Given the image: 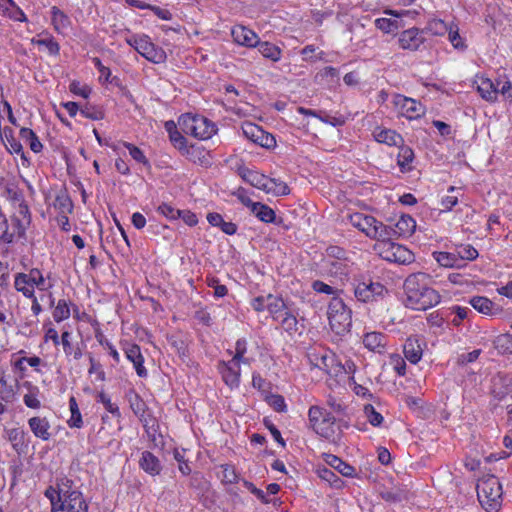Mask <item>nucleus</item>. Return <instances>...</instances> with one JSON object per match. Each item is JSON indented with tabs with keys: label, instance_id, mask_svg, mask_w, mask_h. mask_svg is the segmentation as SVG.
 Returning a JSON list of instances; mask_svg holds the SVG:
<instances>
[{
	"label": "nucleus",
	"instance_id": "nucleus-58",
	"mask_svg": "<svg viewBox=\"0 0 512 512\" xmlns=\"http://www.w3.org/2000/svg\"><path fill=\"white\" fill-rule=\"evenodd\" d=\"M158 212L169 219H178L180 215V210L175 209L174 207L166 203H163L158 207Z\"/></svg>",
	"mask_w": 512,
	"mask_h": 512
},
{
	"label": "nucleus",
	"instance_id": "nucleus-57",
	"mask_svg": "<svg viewBox=\"0 0 512 512\" xmlns=\"http://www.w3.org/2000/svg\"><path fill=\"white\" fill-rule=\"evenodd\" d=\"M90 368L88 373L97 374V379L104 381L105 380V372L102 370V365L97 362L91 355L89 356Z\"/></svg>",
	"mask_w": 512,
	"mask_h": 512
},
{
	"label": "nucleus",
	"instance_id": "nucleus-34",
	"mask_svg": "<svg viewBox=\"0 0 512 512\" xmlns=\"http://www.w3.org/2000/svg\"><path fill=\"white\" fill-rule=\"evenodd\" d=\"M265 192L268 194H273L274 196H283L288 195L290 193V189L285 182L278 179L269 178V183H267Z\"/></svg>",
	"mask_w": 512,
	"mask_h": 512
},
{
	"label": "nucleus",
	"instance_id": "nucleus-49",
	"mask_svg": "<svg viewBox=\"0 0 512 512\" xmlns=\"http://www.w3.org/2000/svg\"><path fill=\"white\" fill-rule=\"evenodd\" d=\"M448 38L454 48L464 50L466 45L459 35L457 25L451 24L448 30Z\"/></svg>",
	"mask_w": 512,
	"mask_h": 512
},
{
	"label": "nucleus",
	"instance_id": "nucleus-59",
	"mask_svg": "<svg viewBox=\"0 0 512 512\" xmlns=\"http://www.w3.org/2000/svg\"><path fill=\"white\" fill-rule=\"evenodd\" d=\"M268 403L277 412H284L286 410V404L281 395H271L268 398Z\"/></svg>",
	"mask_w": 512,
	"mask_h": 512
},
{
	"label": "nucleus",
	"instance_id": "nucleus-13",
	"mask_svg": "<svg viewBox=\"0 0 512 512\" xmlns=\"http://www.w3.org/2000/svg\"><path fill=\"white\" fill-rule=\"evenodd\" d=\"M387 228L391 231V238L393 236L397 237H410L415 229H416V222L415 220L409 216V215H402L395 223L394 227H388Z\"/></svg>",
	"mask_w": 512,
	"mask_h": 512
},
{
	"label": "nucleus",
	"instance_id": "nucleus-61",
	"mask_svg": "<svg viewBox=\"0 0 512 512\" xmlns=\"http://www.w3.org/2000/svg\"><path fill=\"white\" fill-rule=\"evenodd\" d=\"M80 113L86 117V118H89V119H92V120H100L103 118V113L93 107H90L88 105H86L85 107L81 108L80 109Z\"/></svg>",
	"mask_w": 512,
	"mask_h": 512
},
{
	"label": "nucleus",
	"instance_id": "nucleus-24",
	"mask_svg": "<svg viewBox=\"0 0 512 512\" xmlns=\"http://www.w3.org/2000/svg\"><path fill=\"white\" fill-rule=\"evenodd\" d=\"M242 178L245 182L249 183L253 187L263 191H265V188H267V183H269V177L253 170H245L242 174Z\"/></svg>",
	"mask_w": 512,
	"mask_h": 512
},
{
	"label": "nucleus",
	"instance_id": "nucleus-42",
	"mask_svg": "<svg viewBox=\"0 0 512 512\" xmlns=\"http://www.w3.org/2000/svg\"><path fill=\"white\" fill-rule=\"evenodd\" d=\"M24 435V432L17 428L7 430V438L12 443L14 450L17 452L22 450Z\"/></svg>",
	"mask_w": 512,
	"mask_h": 512
},
{
	"label": "nucleus",
	"instance_id": "nucleus-19",
	"mask_svg": "<svg viewBox=\"0 0 512 512\" xmlns=\"http://www.w3.org/2000/svg\"><path fill=\"white\" fill-rule=\"evenodd\" d=\"M139 466L152 476L159 475L162 470L159 459L150 451L142 452L139 459Z\"/></svg>",
	"mask_w": 512,
	"mask_h": 512
},
{
	"label": "nucleus",
	"instance_id": "nucleus-33",
	"mask_svg": "<svg viewBox=\"0 0 512 512\" xmlns=\"http://www.w3.org/2000/svg\"><path fill=\"white\" fill-rule=\"evenodd\" d=\"M435 260L443 267L454 268L461 267L456 253L450 252H434Z\"/></svg>",
	"mask_w": 512,
	"mask_h": 512
},
{
	"label": "nucleus",
	"instance_id": "nucleus-31",
	"mask_svg": "<svg viewBox=\"0 0 512 512\" xmlns=\"http://www.w3.org/2000/svg\"><path fill=\"white\" fill-rule=\"evenodd\" d=\"M469 303L479 313L485 315L493 314L494 304L491 300L483 296H474L470 299Z\"/></svg>",
	"mask_w": 512,
	"mask_h": 512
},
{
	"label": "nucleus",
	"instance_id": "nucleus-43",
	"mask_svg": "<svg viewBox=\"0 0 512 512\" xmlns=\"http://www.w3.org/2000/svg\"><path fill=\"white\" fill-rule=\"evenodd\" d=\"M6 197L12 203L14 207L19 206L20 204L26 203L24 200L23 192L18 189L16 186H7L6 187Z\"/></svg>",
	"mask_w": 512,
	"mask_h": 512
},
{
	"label": "nucleus",
	"instance_id": "nucleus-12",
	"mask_svg": "<svg viewBox=\"0 0 512 512\" xmlns=\"http://www.w3.org/2000/svg\"><path fill=\"white\" fill-rule=\"evenodd\" d=\"M59 509L67 512H87L88 505L80 491H72L64 496L63 501H60Z\"/></svg>",
	"mask_w": 512,
	"mask_h": 512
},
{
	"label": "nucleus",
	"instance_id": "nucleus-1",
	"mask_svg": "<svg viewBox=\"0 0 512 512\" xmlns=\"http://www.w3.org/2000/svg\"><path fill=\"white\" fill-rule=\"evenodd\" d=\"M429 276L425 273L409 275L404 282L405 305L413 310H427L440 302L438 292L428 286Z\"/></svg>",
	"mask_w": 512,
	"mask_h": 512
},
{
	"label": "nucleus",
	"instance_id": "nucleus-8",
	"mask_svg": "<svg viewBox=\"0 0 512 512\" xmlns=\"http://www.w3.org/2000/svg\"><path fill=\"white\" fill-rule=\"evenodd\" d=\"M354 295L361 302H370L377 297H383L387 289L380 282H374L371 279H356Z\"/></svg>",
	"mask_w": 512,
	"mask_h": 512
},
{
	"label": "nucleus",
	"instance_id": "nucleus-23",
	"mask_svg": "<svg viewBox=\"0 0 512 512\" xmlns=\"http://www.w3.org/2000/svg\"><path fill=\"white\" fill-rule=\"evenodd\" d=\"M477 90L483 99L490 102L497 100L496 83L490 79L480 78L477 82Z\"/></svg>",
	"mask_w": 512,
	"mask_h": 512
},
{
	"label": "nucleus",
	"instance_id": "nucleus-16",
	"mask_svg": "<svg viewBox=\"0 0 512 512\" xmlns=\"http://www.w3.org/2000/svg\"><path fill=\"white\" fill-rule=\"evenodd\" d=\"M373 136L377 142L389 146H401L404 143L402 136L391 129L377 127L373 131Z\"/></svg>",
	"mask_w": 512,
	"mask_h": 512
},
{
	"label": "nucleus",
	"instance_id": "nucleus-17",
	"mask_svg": "<svg viewBox=\"0 0 512 512\" xmlns=\"http://www.w3.org/2000/svg\"><path fill=\"white\" fill-rule=\"evenodd\" d=\"M234 41L240 45L254 47L258 44V36L244 26H237L231 31Z\"/></svg>",
	"mask_w": 512,
	"mask_h": 512
},
{
	"label": "nucleus",
	"instance_id": "nucleus-53",
	"mask_svg": "<svg viewBox=\"0 0 512 512\" xmlns=\"http://www.w3.org/2000/svg\"><path fill=\"white\" fill-rule=\"evenodd\" d=\"M222 482L225 484H234L238 482V475L235 468L231 465H222Z\"/></svg>",
	"mask_w": 512,
	"mask_h": 512
},
{
	"label": "nucleus",
	"instance_id": "nucleus-50",
	"mask_svg": "<svg viewBox=\"0 0 512 512\" xmlns=\"http://www.w3.org/2000/svg\"><path fill=\"white\" fill-rule=\"evenodd\" d=\"M375 26L382 30L385 33L394 32L399 28V24L397 20H392L389 18H378L375 20Z\"/></svg>",
	"mask_w": 512,
	"mask_h": 512
},
{
	"label": "nucleus",
	"instance_id": "nucleus-52",
	"mask_svg": "<svg viewBox=\"0 0 512 512\" xmlns=\"http://www.w3.org/2000/svg\"><path fill=\"white\" fill-rule=\"evenodd\" d=\"M364 413L369 423L373 426H379L383 422V416L371 404L364 406Z\"/></svg>",
	"mask_w": 512,
	"mask_h": 512
},
{
	"label": "nucleus",
	"instance_id": "nucleus-26",
	"mask_svg": "<svg viewBox=\"0 0 512 512\" xmlns=\"http://www.w3.org/2000/svg\"><path fill=\"white\" fill-rule=\"evenodd\" d=\"M378 242L374 245V250L378 253V255L389 262H392V258L394 255V242L391 241V238H380L377 239Z\"/></svg>",
	"mask_w": 512,
	"mask_h": 512
},
{
	"label": "nucleus",
	"instance_id": "nucleus-6",
	"mask_svg": "<svg viewBox=\"0 0 512 512\" xmlns=\"http://www.w3.org/2000/svg\"><path fill=\"white\" fill-rule=\"evenodd\" d=\"M309 422L312 429L321 437L325 439H332L335 430V418L323 408L319 406H312L309 409Z\"/></svg>",
	"mask_w": 512,
	"mask_h": 512
},
{
	"label": "nucleus",
	"instance_id": "nucleus-3",
	"mask_svg": "<svg viewBox=\"0 0 512 512\" xmlns=\"http://www.w3.org/2000/svg\"><path fill=\"white\" fill-rule=\"evenodd\" d=\"M178 124L181 130L188 135L198 139H209L216 132V126L207 118L187 113L182 115Z\"/></svg>",
	"mask_w": 512,
	"mask_h": 512
},
{
	"label": "nucleus",
	"instance_id": "nucleus-22",
	"mask_svg": "<svg viewBox=\"0 0 512 512\" xmlns=\"http://www.w3.org/2000/svg\"><path fill=\"white\" fill-rule=\"evenodd\" d=\"M363 344L367 349L381 353L386 345V337L379 332H370L364 335Z\"/></svg>",
	"mask_w": 512,
	"mask_h": 512
},
{
	"label": "nucleus",
	"instance_id": "nucleus-7",
	"mask_svg": "<svg viewBox=\"0 0 512 512\" xmlns=\"http://www.w3.org/2000/svg\"><path fill=\"white\" fill-rule=\"evenodd\" d=\"M128 44L135 50L153 63H162L166 59L163 49L156 47L147 36L131 37L127 40Z\"/></svg>",
	"mask_w": 512,
	"mask_h": 512
},
{
	"label": "nucleus",
	"instance_id": "nucleus-56",
	"mask_svg": "<svg viewBox=\"0 0 512 512\" xmlns=\"http://www.w3.org/2000/svg\"><path fill=\"white\" fill-rule=\"evenodd\" d=\"M496 91L497 95L501 94L507 99H512V84L510 81H497Z\"/></svg>",
	"mask_w": 512,
	"mask_h": 512
},
{
	"label": "nucleus",
	"instance_id": "nucleus-38",
	"mask_svg": "<svg viewBox=\"0 0 512 512\" xmlns=\"http://www.w3.org/2000/svg\"><path fill=\"white\" fill-rule=\"evenodd\" d=\"M52 23L57 31H62L69 25L68 17L56 6L51 8Z\"/></svg>",
	"mask_w": 512,
	"mask_h": 512
},
{
	"label": "nucleus",
	"instance_id": "nucleus-60",
	"mask_svg": "<svg viewBox=\"0 0 512 512\" xmlns=\"http://www.w3.org/2000/svg\"><path fill=\"white\" fill-rule=\"evenodd\" d=\"M38 45H43L47 48L50 54L57 55L59 53L60 47L59 44L54 41L52 38L47 39H39L35 41Z\"/></svg>",
	"mask_w": 512,
	"mask_h": 512
},
{
	"label": "nucleus",
	"instance_id": "nucleus-15",
	"mask_svg": "<svg viewBox=\"0 0 512 512\" xmlns=\"http://www.w3.org/2000/svg\"><path fill=\"white\" fill-rule=\"evenodd\" d=\"M403 352L408 361L418 363L423 354L422 341L417 337H409L404 344Z\"/></svg>",
	"mask_w": 512,
	"mask_h": 512
},
{
	"label": "nucleus",
	"instance_id": "nucleus-47",
	"mask_svg": "<svg viewBox=\"0 0 512 512\" xmlns=\"http://www.w3.org/2000/svg\"><path fill=\"white\" fill-rule=\"evenodd\" d=\"M68 490H65L63 487L60 488H53L49 487L45 491V496L50 500L51 505L60 503V501H63L64 496L68 493Z\"/></svg>",
	"mask_w": 512,
	"mask_h": 512
},
{
	"label": "nucleus",
	"instance_id": "nucleus-10",
	"mask_svg": "<svg viewBox=\"0 0 512 512\" xmlns=\"http://www.w3.org/2000/svg\"><path fill=\"white\" fill-rule=\"evenodd\" d=\"M14 208L16 211L11 217L12 230L13 233H15V236L20 238L25 235V232L31 223V214L26 203L20 204Z\"/></svg>",
	"mask_w": 512,
	"mask_h": 512
},
{
	"label": "nucleus",
	"instance_id": "nucleus-18",
	"mask_svg": "<svg viewBox=\"0 0 512 512\" xmlns=\"http://www.w3.org/2000/svg\"><path fill=\"white\" fill-rule=\"evenodd\" d=\"M126 357L134 365L136 373L139 377L144 378L147 376V370L144 367V357L141 353L140 347L136 344L129 346L125 349Z\"/></svg>",
	"mask_w": 512,
	"mask_h": 512
},
{
	"label": "nucleus",
	"instance_id": "nucleus-29",
	"mask_svg": "<svg viewBox=\"0 0 512 512\" xmlns=\"http://www.w3.org/2000/svg\"><path fill=\"white\" fill-rule=\"evenodd\" d=\"M61 344L66 356H73L74 359L78 360L82 357V350L78 345L71 343V333L64 331L61 335Z\"/></svg>",
	"mask_w": 512,
	"mask_h": 512
},
{
	"label": "nucleus",
	"instance_id": "nucleus-51",
	"mask_svg": "<svg viewBox=\"0 0 512 512\" xmlns=\"http://www.w3.org/2000/svg\"><path fill=\"white\" fill-rule=\"evenodd\" d=\"M449 28L450 25H447L440 19H433L427 25V29L434 35H444L448 32Z\"/></svg>",
	"mask_w": 512,
	"mask_h": 512
},
{
	"label": "nucleus",
	"instance_id": "nucleus-30",
	"mask_svg": "<svg viewBox=\"0 0 512 512\" xmlns=\"http://www.w3.org/2000/svg\"><path fill=\"white\" fill-rule=\"evenodd\" d=\"M327 463L341 473L343 476H353L355 473V468L345 462H343L340 458L335 455H327L326 459Z\"/></svg>",
	"mask_w": 512,
	"mask_h": 512
},
{
	"label": "nucleus",
	"instance_id": "nucleus-5",
	"mask_svg": "<svg viewBox=\"0 0 512 512\" xmlns=\"http://www.w3.org/2000/svg\"><path fill=\"white\" fill-rule=\"evenodd\" d=\"M350 223L371 239L391 238V231L374 217L362 213L349 216Z\"/></svg>",
	"mask_w": 512,
	"mask_h": 512
},
{
	"label": "nucleus",
	"instance_id": "nucleus-46",
	"mask_svg": "<svg viewBox=\"0 0 512 512\" xmlns=\"http://www.w3.org/2000/svg\"><path fill=\"white\" fill-rule=\"evenodd\" d=\"M171 143L175 148H177L182 154H188L192 146L189 148L187 146L186 138L179 132H173L172 135L169 136Z\"/></svg>",
	"mask_w": 512,
	"mask_h": 512
},
{
	"label": "nucleus",
	"instance_id": "nucleus-45",
	"mask_svg": "<svg viewBox=\"0 0 512 512\" xmlns=\"http://www.w3.org/2000/svg\"><path fill=\"white\" fill-rule=\"evenodd\" d=\"M242 130L244 135L254 143L258 141V139L263 135L264 132V130L261 127L253 123H245L242 127Z\"/></svg>",
	"mask_w": 512,
	"mask_h": 512
},
{
	"label": "nucleus",
	"instance_id": "nucleus-28",
	"mask_svg": "<svg viewBox=\"0 0 512 512\" xmlns=\"http://www.w3.org/2000/svg\"><path fill=\"white\" fill-rule=\"evenodd\" d=\"M398 147L400 150L397 156V163L401 171H410L412 169L411 163L414 159V152L410 147L403 144Z\"/></svg>",
	"mask_w": 512,
	"mask_h": 512
},
{
	"label": "nucleus",
	"instance_id": "nucleus-64",
	"mask_svg": "<svg viewBox=\"0 0 512 512\" xmlns=\"http://www.w3.org/2000/svg\"><path fill=\"white\" fill-rule=\"evenodd\" d=\"M126 147L128 148L129 154L134 160H136L139 163H147L145 155L138 147L132 144H126Z\"/></svg>",
	"mask_w": 512,
	"mask_h": 512
},
{
	"label": "nucleus",
	"instance_id": "nucleus-2",
	"mask_svg": "<svg viewBox=\"0 0 512 512\" xmlns=\"http://www.w3.org/2000/svg\"><path fill=\"white\" fill-rule=\"evenodd\" d=\"M477 497L487 512H497L502 504V486L494 475L481 478L476 486Z\"/></svg>",
	"mask_w": 512,
	"mask_h": 512
},
{
	"label": "nucleus",
	"instance_id": "nucleus-40",
	"mask_svg": "<svg viewBox=\"0 0 512 512\" xmlns=\"http://www.w3.org/2000/svg\"><path fill=\"white\" fill-rule=\"evenodd\" d=\"M14 286L17 291L22 292L26 297H34V286L26 280L25 277L17 274L14 281Z\"/></svg>",
	"mask_w": 512,
	"mask_h": 512
},
{
	"label": "nucleus",
	"instance_id": "nucleus-44",
	"mask_svg": "<svg viewBox=\"0 0 512 512\" xmlns=\"http://www.w3.org/2000/svg\"><path fill=\"white\" fill-rule=\"evenodd\" d=\"M70 316V309L66 300H59L54 311L53 318L56 322H61L68 319Z\"/></svg>",
	"mask_w": 512,
	"mask_h": 512
},
{
	"label": "nucleus",
	"instance_id": "nucleus-63",
	"mask_svg": "<svg viewBox=\"0 0 512 512\" xmlns=\"http://www.w3.org/2000/svg\"><path fill=\"white\" fill-rule=\"evenodd\" d=\"M264 424L266 428L270 431L275 441H277L282 446H285V441L281 436L280 431L276 428V426L268 419H264Z\"/></svg>",
	"mask_w": 512,
	"mask_h": 512
},
{
	"label": "nucleus",
	"instance_id": "nucleus-9",
	"mask_svg": "<svg viewBox=\"0 0 512 512\" xmlns=\"http://www.w3.org/2000/svg\"><path fill=\"white\" fill-rule=\"evenodd\" d=\"M393 104L397 108L399 114L408 119L418 118L424 113L423 107L419 102L400 94L394 96Z\"/></svg>",
	"mask_w": 512,
	"mask_h": 512
},
{
	"label": "nucleus",
	"instance_id": "nucleus-25",
	"mask_svg": "<svg viewBox=\"0 0 512 512\" xmlns=\"http://www.w3.org/2000/svg\"><path fill=\"white\" fill-rule=\"evenodd\" d=\"M266 308L272 315L273 319L277 321H279L284 312L287 311L284 301L281 298L275 297L271 294L267 296Z\"/></svg>",
	"mask_w": 512,
	"mask_h": 512
},
{
	"label": "nucleus",
	"instance_id": "nucleus-32",
	"mask_svg": "<svg viewBox=\"0 0 512 512\" xmlns=\"http://www.w3.org/2000/svg\"><path fill=\"white\" fill-rule=\"evenodd\" d=\"M392 249H394L392 262L399 264H409L414 261V254L406 247L395 243Z\"/></svg>",
	"mask_w": 512,
	"mask_h": 512
},
{
	"label": "nucleus",
	"instance_id": "nucleus-21",
	"mask_svg": "<svg viewBox=\"0 0 512 512\" xmlns=\"http://www.w3.org/2000/svg\"><path fill=\"white\" fill-rule=\"evenodd\" d=\"M0 12L15 21H27L24 12L12 0H0Z\"/></svg>",
	"mask_w": 512,
	"mask_h": 512
},
{
	"label": "nucleus",
	"instance_id": "nucleus-55",
	"mask_svg": "<svg viewBox=\"0 0 512 512\" xmlns=\"http://www.w3.org/2000/svg\"><path fill=\"white\" fill-rule=\"evenodd\" d=\"M98 399L105 406L107 411H109L111 414L117 415V416L120 415V411H119L118 406L115 403L111 402V399L109 398L108 395H106L105 393L101 392L98 395Z\"/></svg>",
	"mask_w": 512,
	"mask_h": 512
},
{
	"label": "nucleus",
	"instance_id": "nucleus-27",
	"mask_svg": "<svg viewBox=\"0 0 512 512\" xmlns=\"http://www.w3.org/2000/svg\"><path fill=\"white\" fill-rule=\"evenodd\" d=\"M251 212L262 222L272 223L276 221L274 210L266 204L257 202L256 205H253Z\"/></svg>",
	"mask_w": 512,
	"mask_h": 512
},
{
	"label": "nucleus",
	"instance_id": "nucleus-35",
	"mask_svg": "<svg viewBox=\"0 0 512 512\" xmlns=\"http://www.w3.org/2000/svg\"><path fill=\"white\" fill-rule=\"evenodd\" d=\"M20 136L24 141H26L29 144L30 149L33 152L39 153L42 150L43 146L33 130L29 128H21Z\"/></svg>",
	"mask_w": 512,
	"mask_h": 512
},
{
	"label": "nucleus",
	"instance_id": "nucleus-36",
	"mask_svg": "<svg viewBox=\"0 0 512 512\" xmlns=\"http://www.w3.org/2000/svg\"><path fill=\"white\" fill-rule=\"evenodd\" d=\"M69 408L71 412V417L68 420V425L70 427L80 428L83 425L82 416L74 396H71L69 399Z\"/></svg>",
	"mask_w": 512,
	"mask_h": 512
},
{
	"label": "nucleus",
	"instance_id": "nucleus-4",
	"mask_svg": "<svg viewBox=\"0 0 512 512\" xmlns=\"http://www.w3.org/2000/svg\"><path fill=\"white\" fill-rule=\"evenodd\" d=\"M327 314L330 327L336 334L341 335L349 331L352 323L351 310L341 298H332Z\"/></svg>",
	"mask_w": 512,
	"mask_h": 512
},
{
	"label": "nucleus",
	"instance_id": "nucleus-39",
	"mask_svg": "<svg viewBox=\"0 0 512 512\" xmlns=\"http://www.w3.org/2000/svg\"><path fill=\"white\" fill-rule=\"evenodd\" d=\"M456 255L458 256L459 263L463 260H475L478 257V251L470 244L467 245H459L456 248Z\"/></svg>",
	"mask_w": 512,
	"mask_h": 512
},
{
	"label": "nucleus",
	"instance_id": "nucleus-41",
	"mask_svg": "<svg viewBox=\"0 0 512 512\" xmlns=\"http://www.w3.org/2000/svg\"><path fill=\"white\" fill-rule=\"evenodd\" d=\"M318 476L330 483L335 488H340L342 485V480L334 473L333 470L323 467L317 470Z\"/></svg>",
	"mask_w": 512,
	"mask_h": 512
},
{
	"label": "nucleus",
	"instance_id": "nucleus-48",
	"mask_svg": "<svg viewBox=\"0 0 512 512\" xmlns=\"http://www.w3.org/2000/svg\"><path fill=\"white\" fill-rule=\"evenodd\" d=\"M283 329L289 333L297 331L298 321L296 317L288 311H285L283 316L279 319Z\"/></svg>",
	"mask_w": 512,
	"mask_h": 512
},
{
	"label": "nucleus",
	"instance_id": "nucleus-14",
	"mask_svg": "<svg viewBox=\"0 0 512 512\" xmlns=\"http://www.w3.org/2000/svg\"><path fill=\"white\" fill-rule=\"evenodd\" d=\"M222 378L224 382L231 388L237 387L240 380V362L231 359L227 363H223L221 368Z\"/></svg>",
	"mask_w": 512,
	"mask_h": 512
},
{
	"label": "nucleus",
	"instance_id": "nucleus-54",
	"mask_svg": "<svg viewBox=\"0 0 512 512\" xmlns=\"http://www.w3.org/2000/svg\"><path fill=\"white\" fill-rule=\"evenodd\" d=\"M246 340L239 339L235 345V355L233 356V360H237L239 362L248 363V360L244 358V354L246 353Z\"/></svg>",
	"mask_w": 512,
	"mask_h": 512
},
{
	"label": "nucleus",
	"instance_id": "nucleus-20",
	"mask_svg": "<svg viewBox=\"0 0 512 512\" xmlns=\"http://www.w3.org/2000/svg\"><path fill=\"white\" fill-rule=\"evenodd\" d=\"M28 424L31 431L36 437L42 440H48L50 438V424L46 418L32 417L29 419Z\"/></svg>",
	"mask_w": 512,
	"mask_h": 512
},
{
	"label": "nucleus",
	"instance_id": "nucleus-37",
	"mask_svg": "<svg viewBox=\"0 0 512 512\" xmlns=\"http://www.w3.org/2000/svg\"><path fill=\"white\" fill-rule=\"evenodd\" d=\"M259 52L265 57L274 62L280 60L281 50L274 44L264 42L259 44Z\"/></svg>",
	"mask_w": 512,
	"mask_h": 512
},
{
	"label": "nucleus",
	"instance_id": "nucleus-62",
	"mask_svg": "<svg viewBox=\"0 0 512 512\" xmlns=\"http://www.w3.org/2000/svg\"><path fill=\"white\" fill-rule=\"evenodd\" d=\"M243 484L252 494H254L263 503L267 504L270 502V500L266 497L265 493L261 489H258L257 487H255L253 483L244 480Z\"/></svg>",
	"mask_w": 512,
	"mask_h": 512
},
{
	"label": "nucleus",
	"instance_id": "nucleus-11",
	"mask_svg": "<svg viewBox=\"0 0 512 512\" xmlns=\"http://www.w3.org/2000/svg\"><path fill=\"white\" fill-rule=\"evenodd\" d=\"M423 32L418 28H410L400 33L398 42L402 49L415 51L424 43Z\"/></svg>",
	"mask_w": 512,
	"mask_h": 512
}]
</instances>
